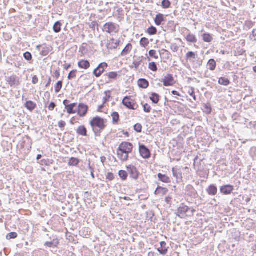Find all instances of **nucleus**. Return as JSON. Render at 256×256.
<instances>
[{"label": "nucleus", "mask_w": 256, "mask_h": 256, "mask_svg": "<svg viewBox=\"0 0 256 256\" xmlns=\"http://www.w3.org/2000/svg\"><path fill=\"white\" fill-rule=\"evenodd\" d=\"M158 178L161 182L164 183H170L171 182L170 178L166 174L159 173L158 174Z\"/></svg>", "instance_id": "nucleus-21"}, {"label": "nucleus", "mask_w": 256, "mask_h": 256, "mask_svg": "<svg viewBox=\"0 0 256 256\" xmlns=\"http://www.w3.org/2000/svg\"><path fill=\"white\" fill-rule=\"evenodd\" d=\"M118 176L122 180H126L128 178V172L125 170H120L118 172Z\"/></svg>", "instance_id": "nucleus-38"}, {"label": "nucleus", "mask_w": 256, "mask_h": 256, "mask_svg": "<svg viewBox=\"0 0 256 256\" xmlns=\"http://www.w3.org/2000/svg\"><path fill=\"white\" fill-rule=\"evenodd\" d=\"M188 93L190 96H192L194 100H196V97L194 93V89L192 88L191 90L188 92Z\"/></svg>", "instance_id": "nucleus-60"}, {"label": "nucleus", "mask_w": 256, "mask_h": 256, "mask_svg": "<svg viewBox=\"0 0 256 256\" xmlns=\"http://www.w3.org/2000/svg\"><path fill=\"white\" fill-rule=\"evenodd\" d=\"M146 32L148 34L152 36L156 34L158 30L156 27L152 26L147 29Z\"/></svg>", "instance_id": "nucleus-37"}, {"label": "nucleus", "mask_w": 256, "mask_h": 256, "mask_svg": "<svg viewBox=\"0 0 256 256\" xmlns=\"http://www.w3.org/2000/svg\"><path fill=\"white\" fill-rule=\"evenodd\" d=\"M170 49L174 52H176L178 50V47L176 44H172L170 45Z\"/></svg>", "instance_id": "nucleus-59"}, {"label": "nucleus", "mask_w": 256, "mask_h": 256, "mask_svg": "<svg viewBox=\"0 0 256 256\" xmlns=\"http://www.w3.org/2000/svg\"><path fill=\"white\" fill-rule=\"evenodd\" d=\"M234 190V186L231 184H226L220 187V193L224 195L230 194Z\"/></svg>", "instance_id": "nucleus-10"}, {"label": "nucleus", "mask_w": 256, "mask_h": 256, "mask_svg": "<svg viewBox=\"0 0 256 256\" xmlns=\"http://www.w3.org/2000/svg\"><path fill=\"white\" fill-rule=\"evenodd\" d=\"M150 42L146 38H142L140 42V44L142 47L146 48L148 46Z\"/></svg>", "instance_id": "nucleus-40"}, {"label": "nucleus", "mask_w": 256, "mask_h": 256, "mask_svg": "<svg viewBox=\"0 0 256 256\" xmlns=\"http://www.w3.org/2000/svg\"><path fill=\"white\" fill-rule=\"evenodd\" d=\"M62 24L60 21L55 22L53 26V30L54 32L58 33L61 31Z\"/></svg>", "instance_id": "nucleus-36"}, {"label": "nucleus", "mask_w": 256, "mask_h": 256, "mask_svg": "<svg viewBox=\"0 0 256 256\" xmlns=\"http://www.w3.org/2000/svg\"><path fill=\"white\" fill-rule=\"evenodd\" d=\"M170 5L171 2L169 0H163L162 2V6L164 8H168Z\"/></svg>", "instance_id": "nucleus-47"}, {"label": "nucleus", "mask_w": 256, "mask_h": 256, "mask_svg": "<svg viewBox=\"0 0 256 256\" xmlns=\"http://www.w3.org/2000/svg\"><path fill=\"white\" fill-rule=\"evenodd\" d=\"M128 172L130 176V178L134 180H137L139 177L140 172L132 164L126 166Z\"/></svg>", "instance_id": "nucleus-6"}, {"label": "nucleus", "mask_w": 256, "mask_h": 256, "mask_svg": "<svg viewBox=\"0 0 256 256\" xmlns=\"http://www.w3.org/2000/svg\"><path fill=\"white\" fill-rule=\"evenodd\" d=\"M104 76H108V80H106V82L108 83L110 80H116L118 76V74L116 72H112L104 74Z\"/></svg>", "instance_id": "nucleus-22"}, {"label": "nucleus", "mask_w": 256, "mask_h": 256, "mask_svg": "<svg viewBox=\"0 0 256 256\" xmlns=\"http://www.w3.org/2000/svg\"><path fill=\"white\" fill-rule=\"evenodd\" d=\"M90 28L92 29L94 31L95 30L96 26H97V29L98 30V24L96 22H92L90 24Z\"/></svg>", "instance_id": "nucleus-55"}, {"label": "nucleus", "mask_w": 256, "mask_h": 256, "mask_svg": "<svg viewBox=\"0 0 256 256\" xmlns=\"http://www.w3.org/2000/svg\"><path fill=\"white\" fill-rule=\"evenodd\" d=\"M80 163V160L78 158L72 157L70 158L68 164L70 166H77Z\"/></svg>", "instance_id": "nucleus-31"}, {"label": "nucleus", "mask_w": 256, "mask_h": 256, "mask_svg": "<svg viewBox=\"0 0 256 256\" xmlns=\"http://www.w3.org/2000/svg\"><path fill=\"white\" fill-rule=\"evenodd\" d=\"M139 152L140 156L144 159H148L151 156L150 150L143 144H140Z\"/></svg>", "instance_id": "nucleus-7"}, {"label": "nucleus", "mask_w": 256, "mask_h": 256, "mask_svg": "<svg viewBox=\"0 0 256 256\" xmlns=\"http://www.w3.org/2000/svg\"><path fill=\"white\" fill-rule=\"evenodd\" d=\"M133 145L132 143L124 142L120 145L117 150L118 158L122 161L125 162L128 160V154L132 152Z\"/></svg>", "instance_id": "nucleus-2"}, {"label": "nucleus", "mask_w": 256, "mask_h": 256, "mask_svg": "<svg viewBox=\"0 0 256 256\" xmlns=\"http://www.w3.org/2000/svg\"><path fill=\"white\" fill-rule=\"evenodd\" d=\"M144 111L148 113L150 112L152 110L151 106L148 104H143Z\"/></svg>", "instance_id": "nucleus-53"}, {"label": "nucleus", "mask_w": 256, "mask_h": 256, "mask_svg": "<svg viewBox=\"0 0 256 256\" xmlns=\"http://www.w3.org/2000/svg\"><path fill=\"white\" fill-rule=\"evenodd\" d=\"M18 237V234L16 232H11L7 234L6 238L7 240L14 239Z\"/></svg>", "instance_id": "nucleus-46"}, {"label": "nucleus", "mask_w": 256, "mask_h": 256, "mask_svg": "<svg viewBox=\"0 0 256 256\" xmlns=\"http://www.w3.org/2000/svg\"><path fill=\"white\" fill-rule=\"evenodd\" d=\"M149 56L152 57L156 59H158V56L156 55V52L155 50H151L149 51Z\"/></svg>", "instance_id": "nucleus-54"}, {"label": "nucleus", "mask_w": 256, "mask_h": 256, "mask_svg": "<svg viewBox=\"0 0 256 256\" xmlns=\"http://www.w3.org/2000/svg\"><path fill=\"white\" fill-rule=\"evenodd\" d=\"M112 122L114 124H118L120 120V115L118 112H114L112 114Z\"/></svg>", "instance_id": "nucleus-35"}, {"label": "nucleus", "mask_w": 256, "mask_h": 256, "mask_svg": "<svg viewBox=\"0 0 256 256\" xmlns=\"http://www.w3.org/2000/svg\"><path fill=\"white\" fill-rule=\"evenodd\" d=\"M24 58L28 61L32 60V55L31 53L28 52H26L24 54Z\"/></svg>", "instance_id": "nucleus-50"}, {"label": "nucleus", "mask_w": 256, "mask_h": 256, "mask_svg": "<svg viewBox=\"0 0 256 256\" xmlns=\"http://www.w3.org/2000/svg\"><path fill=\"white\" fill-rule=\"evenodd\" d=\"M186 38L188 42L192 43H196L198 40L196 36L194 34L190 33L188 34L186 36Z\"/></svg>", "instance_id": "nucleus-32"}, {"label": "nucleus", "mask_w": 256, "mask_h": 256, "mask_svg": "<svg viewBox=\"0 0 256 256\" xmlns=\"http://www.w3.org/2000/svg\"><path fill=\"white\" fill-rule=\"evenodd\" d=\"M162 82L165 86H172L174 84V80L173 76L171 74H168L164 77Z\"/></svg>", "instance_id": "nucleus-12"}, {"label": "nucleus", "mask_w": 256, "mask_h": 256, "mask_svg": "<svg viewBox=\"0 0 256 256\" xmlns=\"http://www.w3.org/2000/svg\"><path fill=\"white\" fill-rule=\"evenodd\" d=\"M206 192L209 195L215 196L218 192L217 187L214 184H211L207 188Z\"/></svg>", "instance_id": "nucleus-15"}, {"label": "nucleus", "mask_w": 256, "mask_h": 256, "mask_svg": "<svg viewBox=\"0 0 256 256\" xmlns=\"http://www.w3.org/2000/svg\"><path fill=\"white\" fill-rule=\"evenodd\" d=\"M186 192L192 198H196L198 196V193L194 186L192 185L188 184L186 187Z\"/></svg>", "instance_id": "nucleus-13"}, {"label": "nucleus", "mask_w": 256, "mask_h": 256, "mask_svg": "<svg viewBox=\"0 0 256 256\" xmlns=\"http://www.w3.org/2000/svg\"><path fill=\"white\" fill-rule=\"evenodd\" d=\"M138 84L140 88H146L149 86V82L146 79L140 78L138 80Z\"/></svg>", "instance_id": "nucleus-19"}, {"label": "nucleus", "mask_w": 256, "mask_h": 256, "mask_svg": "<svg viewBox=\"0 0 256 256\" xmlns=\"http://www.w3.org/2000/svg\"><path fill=\"white\" fill-rule=\"evenodd\" d=\"M76 132L79 136H88V130L84 125L80 126L76 130Z\"/></svg>", "instance_id": "nucleus-14"}, {"label": "nucleus", "mask_w": 256, "mask_h": 256, "mask_svg": "<svg viewBox=\"0 0 256 256\" xmlns=\"http://www.w3.org/2000/svg\"><path fill=\"white\" fill-rule=\"evenodd\" d=\"M76 106V103H72L69 104V105L66 106L65 108L66 110V112L68 114H74L76 112V110L74 109Z\"/></svg>", "instance_id": "nucleus-16"}, {"label": "nucleus", "mask_w": 256, "mask_h": 256, "mask_svg": "<svg viewBox=\"0 0 256 256\" xmlns=\"http://www.w3.org/2000/svg\"><path fill=\"white\" fill-rule=\"evenodd\" d=\"M62 86V81L60 80L57 82L54 86V90L56 93H58Z\"/></svg>", "instance_id": "nucleus-42"}, {"label": "nucleus", "mask_w": 256, "mask_h": 256, "mask_svg": "<svg viewBox=\"0 0 256 256\" xmlns=\"http://www.w3.org/2000/svg\"><path fill=\"white\" fill-rule=\"evenodd\" d=\"M24 105L26 108L30 112L34 110L36 106V104L32 100L26 101Z\"/></svg>", "instance_id": "nucleus-23"}, {"label": "nucleus", "mask_w": 256, "mask_h": 256, "mask_svg": "<svg viewBox=\"0 0 256 256\" xmlns=\"http://www.w3.org/2000/svg\"><path fill=\"white\" fill-rule=\"evenodd\" d=\"M148 68L152 72H156L158 70L156 64L154 62H150L148 64Z\"/></svg>", "instance_id": "nucleus-45"}, {"label": "nucleus", "mask_w": 256, "mask_h": 256, "mask_svg": "<svg viewBox=\"0 0 256 256\" xmlns=\"http://www.w3.org/2000/svg\"><path fill=\"white\" fill-rule=\"evenodd\" d=\"M216 63L214 59H210L207 64V68L208 70L213 71L216 69Z\"/></svg>", "instance_id": "nucleus-24"}, {"label": "nucleus", "mask_w": 256, "mask_h": 256, "mask_svg": "<svg viewBox=\"0 0 256 256\" xmlns=\"http://www.w3.org/2000/svg\"><path fill=\"white\" fill-rule=\"evenodd\" d=\"M98 70L96 68L93 71L94 75L96 78H99L102 75V71L98 72Z\"/></svg>", "instance_id": "nucleus-58"}, {"label": "nucleus", "mask_w": 256, "mask_h": 256, "mask_svg": "<svg viewBox=\"0 0 256 256\" xmlns=\"http://www.w3.org/2000/svg\"><path fill=\"white\" fill-rule=\"evenodd\" d=\"M78 66L80 68L87 70L90 66V62L88 60H80L78 62Z\"/></svg>", "instance_id": "nucleus-17"}, {"label": "nucleus", "mask_w": 256, "mask_h": 256, "mask_svg": "<svg viewBox=\"0 0 256 256\" xmlns=\"http://www.w3.org/2000/svg\"><path fill=\"white\" fill-rule=\"evenodd\" d=\"M255 24V22H252V21L247 20L245 22V26L248 29L251 28H252Z\"/></svg>", "instance_id": "nucleus-51"}, {"label": "nucleus", "mask_w": 256, "mask_h": 256, "mask_svg": "<svg viewBox=\"0 0 256 256\" xmlns=\"http://www.w3.org/2000/svg\"><path fill=\"white\" fill-rule=\"evenodd\" d=\"M107 120L100 116L94 117L90 121V124L96 137H100L101 133L106 127Z\"/></svg>", "instance_id": "nucleus-1"}, {"label": "nucleus", "mask_w": 256, "mask_h": 256, "mask_svg": "<svg viewBox=\"0 0 256 256\" xmlns=\"http://www.w3.org/2000/svg\"><path fill=\"white\" fill-rule=\"evenodd\" d=\"M186 59L190 62H193V60H196V52H188L186 54Z\"/></svg>", "instance_id": "nucleus-30"}, {"label": "nucleus", "mask_w": 256, "mask_h": 256, "mask_svg": "<svg viewBox=\"0 0 256 256\" xmlns=\"http://www.w3.org/2000/svg\"><path fill=\"white\" fill-rule=\"evenodd\" d=\"M108 66V64L106 62H102L98 64L97 66V69H98V70L102 71V74L104 72L105 69L107 68Z\"/></svg>", "instance_id": "nucleus-39"}, {"label": "nucleus", "mask_w": 256, "mask_h": 256, "mask_svg": "<svg viewBox=\"0 0 256 256\" xmlns=\"http://www.w3.org/2000/svg\"><path fill=\"white\" fill-rule=\"evenodd\" d=\"M203 40L204 42H210L212 41L213 38L212 35L208 33H204L202 35Z\"/></svg>", "instance_id": "nucleus-34"}, {"label": "nucleus", "mask_w": 256, "mask_h": 256, "mask_svg": "<svg viewBox=\"0 0 256 256\" xmlns=\"http://www.w3.org/2000/svg\"><path fill=\"white\" fill-rule=\"evenodd\" d=\"M154 20L156 26H160L162 22L165 20L164 16L162 14H158L156 15Z\"/></svg>", "instance_id": "nucleus-20"}, {"label": "nucleus", "mask_w": 256, "mask_h": 256, "mask_svg": "<svg viewBox=\"0 0 256 256\" xmlns=\"http://www.w3.org/2000/svg\"><path fill=\"white\" fill-rule=\"evenodd\" d=\"M160 96L158 94L152 92L150 96V100L153 104H157L160 101Z\"/></svg>", "instance_id": "nucleus-25"}, {"label": "nucleus", "mask_w": 256, "mask_h": 256, "mask_svg": "<svg viewBox=\"0 0 256 256\" xmlns=\"http://www.w3.org/2000/svg\"><path fill=\"white\" fill-rule=\"evenodd\" d=\"M172 172L174 177L177 179L182 178V174L179 172V170L176 168H172Z\"/></svg>", "instance_id": "nucleus-41"}, {"label": "nucleus", "mask_w": 256, "mask_h": 256, "mask_svg": "<svg viewBox=\"0 0 256 256\" xmlns=\"http://www.w3.org/2000/svg\"><path fill=\"white\" fill-rule=\"evenodd\" d=\"M160 193L164 195H165L167 194L168 192V190L166 188H162L161 186V188H160Z\"/></svg>", "instance_id": "nucleus-62"}, {"label": "nucleus", "mask_w": 256, "mask_h": 256, "mask_svg": "<svg viewBox=\"0 0 256 256\" xmlns=\"http://www.w3.org/2000/svg\"><path fill=\"white\" fill-rule=\"evenodd\" d=\"M134 129L137 132H140L142 130V126L140 124H136L134 126Z\"/></svg>", "instance_id": "nucleus-49"}, {"label": "nucleus", "mask_w": 256, "mask_h": 256, "mask_svg": "<svg viewBox=\"0 0 256 256\" xmlns=\"http://www.w3.org/2000/svg\"><path fill=\"white\" fill-rule=\"evenodd\" d=\"M119 26L114 22H109L106 23L102 28V30L108 34L117 32L118 31Z\"/></svg>", "instance_id": "nucleus-4"}, {"label": "nucleus", "mask_w": 256, "mask_h": 256, "mask_svg": "<svg viewBox=\"0 0 256 256\" xmlns=\"http://www.w3.org/2000/svg\"><path fill=\"white\" fill-rule=\"evenodd\" d=\"M88 110V106L82 103H80L78 106V114L80 117L84 116Z\"/></svg>", "instance_id": "nucleus-11"}, {"label": "nucleus", "mask_w": 256, "mask_h": 256, "mask_svg": "<svg viewBox=\"0 0 256 256\" xmlns=\"http://www.w3.org/2000/svg\"><path fill=\"white\" fill-rule=\"evenodd\" d=\"M33 256H48L46 252L42 250L35 251L33 254Z\"/></svg>", "instance_id": "nucleus-43"}, {"label": "nucleus", "mask_w": 256, "mask_h": 256, "mask_svg": "<svg viewBox=\"0 0 256 256\" xmlns=\"http://www.w3.org/2000/svg\"><path fill=\"white\" fill-rule=\"evenodd\" d=\"M143 58V56H142V57H140L138 60H134L133 62V63H132V64L134 65V70H137L140 65L141 64V62H142V58Z\"/></svg>", "instance_id": "nucleus-44"}, {"label": "nucleus", "mask_w": 256, "mask_h": 256, "mask_svg": "<svg viewBox=\"0 0 256 256\" xmlns=\"http://www.w3.org/2000/svg\"><path fill=\"white\" fill-rule=\"evenodd\" d=\"M122 104L124 106L130 110H136L138 107L134 100L130 98L128 96L124 98Z\"/></svg>", "instance_id": "nucleus-5"}, {"label": "nucleus", "mask_w": 256, "mask_h": 256, "mask_svg": "<svg viewBox=\"0 0 256 256\" xmlns=\"http://www.w3.org/2000/svg\"><path fill=\"white\" fill-rule=\"evenodd\" d=\"M132 46L131 44H128L122 50L120 56H125L127 55L132 50Z\"/></svg>", "instance_id": "nucleus-26"}, {"label": "nucleus", "mask_w": 256, "mask_h": 256, "mask_svg": "<svg viewBox=\"0 0 256 256\" xmlns=\"http://www.w3.org/2000/svg\"><path fill=\"white\" fill-rule=\"evenodd\" d=\"M56 104L54 102H51L48 106V109L50 110H53L56 107Z\"/></svg>", "instance_id": "nucleus-63"}, {"label": "nucleus", "mask_w": 256, "mask_h": 256, "mask_svg": "<svg viewBox=\"0 0 256 256\" xmlns=\"http://www.w3.org/2000/svg\"><path fill=\"white\" fill-rule=\"evenodd\" d=\"M59 244V242L58 238H54L52 241L46 242L44 244L45 246H47L50 248H55Z\"/></svg>", "instance_id": "nucleus-27"}, {"label": "nucleus", "mask_w": 256, "mask_h": 256, "mask_svg": "<svg viewBox=\"0 0 256 256\" xmlns=\"http://www.w3.org/2000/svg\"><path fill=\"white\" fill-rule=\"evenodd\" d=\"M250 38L252 41H256V28L252 30L250 36Z\"/></svg>", "instance_id": "nucleus-52"}, {"label": "nucleus", "mask_w": 256, "mask_h": 256, "mask_svg": "<svg viewBox=\"0 0 256 256\" xmlns=\"http://www.w3.org/2000/svg\"><path fill=\"white\" fill-rule=\"evenodd\" d=\"M120 41L119 40H116V42H109L106 44V48L108 50H114L118 48L120 44Z\"/></svg>", "instance_id": "nucleus-28"}, {"label": "nucleus", "mask_w": 256, "mask_h": 256, "mask_svg": "<svg viewBox=\"0 0 256 256\" xmlns=\"http://www.w3.org/2000/svg\"><path fill=\"white\" fill-rule=\"evenodd\" d=\"M195 210L192 208H190L184 204H181L178 208L175 214L180 218L186 219L192 216Z\"/></svg>", "instance_id": "nucleus-3"}, {"label": "nucleus", "mask_w": 256, "mask_h": 256, "mask_svg": "<svg viewBox=\"0 0 256 256\" xmlns=\"http://www.w3.org/2000/svg\"><path fill=\"white\" fill-rule=\"evenodd\" d=\"M166 243L164 242H160V246L157 248L158 251L160 252V254L162 255H165L167 252L168 250L166 248Z\"/></svg>", "instance_id": "nucleus-18"}, {"label": "nucleus", "mask_w": 256, "mask_h": 256, "mask_svg": "<svg viewBox=\"0 0 256 256\" xmlns=\"http://www.w3.org/2000/svg\"><path fill=\"white\" fill-rule=\"evenodd\" d=\"M202 106V110L204 112H205L207 114H211L212 111V108L211 104L210 103L204 104H203Z\"/></svg>", "instance_id": "nucleus-29"}, {"label": "nucleus", "mask_w": 256, "mask_h": 256, "mask_svg": "<svg viewBox=\"0 0 256 256\" xmlns=\"http://www.w3.org/2000/svg\"><path fill=\"white\" fill-rule=\"evenodd\" d=\"M6 81L11 87L16 88L20 84L19 78L15 74L6 78Z\"/></svg>", "instance_id": "nucleus-9"}, {"label": "nucleus", "mask_w": 256, "mask_h": 256, "mask_svg": "<svg viewBox=\"0 0 256 256\" xmlns=\"http://www.w3.org/2000/svg\"><path fill=\"white\" fill-rule=\"evenodd\" d=\"M110 90L106 91L104 92V94H106V96L104 98H103V104H104L106 102H108L109 100V98H110V95H108V96L107 93H110Z\"/></svg>", "instance_id": "nucleus-56"}, {"label": "nucleus", "mask_w": 256, "mask_h": 256, "mask_svg": "<svg viewBox=\"0 0 256 256\" xmlns=\"http://www.w3.org/2000/svg\"><path fill=\"white\" fill-rule=\"evenodd\" d=\"M218 82L220 84L224 86H227L230 84V80L224 77H221L219 78Z\"/></svg>", "instance_id": "nucleus-33"}, {"label": "nucleus", "mask_w": 256, "mask_h": 256, "mask_svg": "<svg viewBox=\"0 0 256 256\" xmlns=\"http://www.w3.org/2000/svg\"><path fill=\"white\" fill-rule=\"evenodd\" d=\"M38 82V78L36 76H34L32 78V83L34 84H37Z\"/></svg>", "instance_id": "nucleus-64"}, {"label": "nucleus", "mask_w": 256, "mask_h": 256, "mask_svg": "<svg viewBox=\"0 0 256 256\" xmlns=\"http://www.w3.org/2000/svg\"><path fill=\"white\" fill-rule=\"evenodd\" d=\"M36 48L40 52V55L42 56H47L52 49L50 46H48L46 44L43 45L37 46Z\"/></svg>", "instance_id": "nucleus-8"}, {"label": "nucleus", "mask_w": 256, "mask_h": 256, "mask_svg": "<svg viewBox=\"0 0 256 256\" xmlns=\"http://www.w3.org/2000/svg\"><path fill=\"white\" fill-rule=\"evenodd\" d=\"M77 72L78 71L76 70H71L68 75V80H72L74 78H75L76 77V74Z\"/></svg>", "instance_id": "nucleus-48"}, {"label": "nucleus", "mask_w": 256, "mask_h": 256, "mask_svg": "<svg viewBox=\"0 0 256 256\" xmlns=\"http://www.w3.org/2000/svg\"><path fill=\"white\" fill-rule=\"evenodd\" d=\"M114 174L110 172H108L106 175V179L109 180L110 181H112L114 180Z\"/></svg>", "instance_id": "nucleus-57"}, {"label": "nucleus", "mask_w": 256, "mask_h": 256, "mask_svg": "<svg viewBox=\"0 0 256 256\" xmlns=\"http://www.w3.org/2000/svg\"><path fill=\"white\" fill-rule=\"evenodd\" d=\"M66 125V122L63 120H60L58 123V126L60 128H64Z\"/></svg>", "instance_id": "nucleus-61"}]
</instances>
